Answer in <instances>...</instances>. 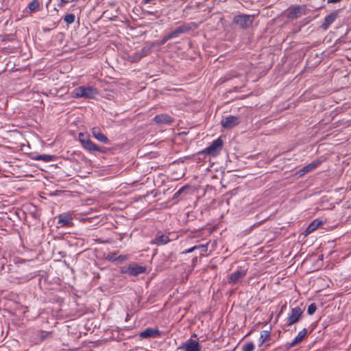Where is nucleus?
Here are the masks:
<instances>
[{
  "label": "nucleus",
  "mask_w": 351,
  "mask_h": 351,
  "mask_svg": "<svg viewBox=\"0 0 351 351\" xmlns=\"http://www.w3.org/2000/svg\"><path fill=\"white\" fill-rule=\"evenodd\" d=\"M246 274H247V271L245 269L237 270L229 276V277L228 278V282L230 284L235 283V282H238L240 279L245 277L246 276Z\"/></svg>",
  "instance_id": "obj_11"
},
{
  "label": "nucleus",
  "mask_w": 351,
  "mask_h": 351,
  "mask_svg": "<svg viewBox=\"0 0 351 351\" xmlns=\"http://www.w3.org/2000/svg\"><path fill=\"white\" fill-rule=\"evenodd\" d=\"M75 19L74 14H67L64 16V21L67 25L72 24Z\"/></svg>",
  "instance_id": "obj_24"
},
{
  "label": "nucleus",
  "mask_w": 351,
  "mask_h": 351,
  "mask_svg": "<svg viewBox=\"0 0 351 351\" xmlns=\"http://www.w3.org/2000/svg\"><path fill=\"white\" fill-rule=\"evenodd\" d=\"M152 48L150 47H144L140 51H138L141 57L146 56L151 53Z\"/></svg>",
  "instance_id": "obj_25"
},
{
  "label": "nucleus",
  "mask_w": 351,
  "mask_h": 351,
  "mask_svg": "<svg viewBox=\"0 0 351 351\" xmlns=\"http://www.w3.org/2000/svg\"><path fill=\"white\" fill-rule=\"evenodd\" d=\"M270 337V332L267 330H263L261 333L259 338V346H261L266 341L269 340Z\"/></svg>",
  "instance_id": "obj_22"
},
{
  "label": "nucleus",
  "mask_w": 351,
  "mask_h": 351,
  "mask_svg": "<svg viewBox=\"0 0 351 351\" xmlns=\"http://www.w3.org/2000/svg\"><path fill=\"white\" fill-rule=\"evenodd\" d=\"M197 249V247L196 245L193 246V247L186 250L185 253H191V252H193L194 250H195Z\"/></svg>",
  "instance_id": "obj_32"
},
{
  "label": "nucleus",
  "mask_w": 351,
  "mask_h": 351,
  "mask_svg": "<svg viewBox=\"0 0 351 351\" xmlns=\"http://www.w3.org/2000/svg\"><path fill=\"white\" fill-rule=\"evenodd\" d=\"M58 224L60 227L69 226L72 224L73 217L68 213L60 214L58 216Z\"/></svg>",
  "instance_id": "obj_10"
},
{
  "label": "nucleus",
  "mask_w": 351,
  "mask_h": 351,
  "mask_svg": "<svg viewBox=\"0 0 351 351\" xmlns=\"http://www.w3.org/2000/svg\"><path fill=\"white\" fill-rule=\"evenodd\" d=\"M169 241L170 239L168 235L163 234L162 232H158L151 243L160 245L167 244Z\"/></svg>",
  "instance_id": "obj_12"
},
{
  "label": "nucleus",
  "mask_w": 351,
  "mask_h": 351,
  "mask_svg": "<svg viewBox=\"0 0 351 351\" xmlns=\"http://www.w3.org/2000/svg\"><path fill=\"white\" fill-rule=\"evenodd\" d=\"M241 123V118L239 116L229 115L221 121V125L226 130L231 129Z\"/></svg>",
  "instance_id": "obj_8"
},
{
  "label": "nucleus",
  "mask_w": 351,
  "mask_h": 351,
  "mask_svg": "<svg viewBox=\"0 0 351 351\" xmlns=\"http://www.w3.org/2000/svg\"><path fill=\"white\" fill-rule=\"evenodd\" d=\"M54 159V156L49 154H40L35 157V160L50 162Z\"/></svg>",
  "instance_id": "obj_23"
},
{
  "label": "nucleus",
  "mask_w": 351,
  "mask_h": 351,
  "mask_svg": "<svg viewBox=\"0 0 351 351\" xmlns=\"http://www.w3.org/2000/svg\"><path fill=\"white\" fill-rule=\"evenodd\" d=\"M196 260H197V258H195L193 259V262H196Z\"/></svg>",
  "instance_id": "obj_36"
},
{
  "label": "nucleus",
  "mask_w": 351,
  "mask_h": 351,
  "mask_svg": "<svg viewBox=\"0 0 351 351\" xmlns=\"http://www.w3.org/2000/svg\"><path fill=\"white\" fill-rule=\"evenodd\" d=\"M252 17L250 15L239 14L234 17L233 22L239 25L240 27L245 29L252 25Z\"/></svg>",
  "instance_id": "obj_5"
},
{
  "label": "nucleus",
  "mask_w": 351,
  "mask_h": 351,
  "mask_svg": "<svg viewBox=\"0 0 351 351\" xmlns=\"http://www.w3.org/2000/svg\"><path fill=\"white\" fill-rule=\"evenodd\" d=\"M255 347L252 342L245 344L243 348V351H253Z\"/></svg>",
  "instance_id": "obj_28"
},
{
  "label": "nucleus",
  "mask_w": 351,
  "mask_h": 351,
  "mask_svg": "<svg viewBox=\"0 0 351 351\" xmlns=\"http://www.w3.org/2000/svg\"><path fill=\"white\" fill-rule=\"evenodd\" d=\"M92 134L93 136L99 141L102 142L104 143H107L108 142V138L104 134H102L99 128H93Z\"/></svg>",
  "instance_id": "obj_16"
},
{
  "label": "nucleus",
  "mask_w": 351,
  "mask_h": 351,
  "mask_svg": "<svg viewBox=\"0 0 351 351\" xmlns=\"http://www.w3.org/2000/svg\"><path fill=\"white\" fill-rule=\"evenodd\" d=\"M338 14L337 12H333L329 15L326 16L324 19V22L321 25V27L324 30L328 29L330 25L337 19Z\"/></svg>",
  "instance_id": "obj_14"
},
{
  "label": "nucleus",
  "mask_w": 351,
  "mask_h": 351,
  "mask_svg": "<svg viewBox=\"0 0 351 351\" xmlns=\"http://www.w3.org/2000/svg\"><path fill=\"white\" fill-rule=\"evenodd\" d=\"M98 91L96 88L92 87H84V86H79L75 88L73 91L75 97H84V98H93L97 94Z\"/></svg>",
  "instance_id": "obj_1"
},
{
  "label": "nucleus",
  "mask_w": 351,
  "mask_h": 351,
  "mask_svg": "<svg viewBox=\"0 0 351 351\" xmlns=\"http://www.w3.org/2000/svg\"><path fill=\"white\" fill-rule=\"evenodd\" d=\"M79 141H80L83 147L89 152H102L100 147L97 146L91 141L89 135L86 133H80Z\"/></svg>",
  "instance_id": "obj_2"
},
{
  "label": "nucleus",
  "mask_w": 351,
  "mask_h": 351,
  "mask_svg": "<svg viewBox=\"0 0 351 351\" xmlns=\"http://www.w3.org/2000/svg\"><path fill=\"white\" fill-rule=\"evenodd\" d=\"M154 14H156V15H157V16H158V13H157V12H154Z\"/></svg>",
  "instance_id": "obj_38"
},
{
  "label": "nucleus",
  "mask_w": 351,
  "mask_h": 351,
  "mask_svg": "<svg viewBox=\"0 0 351 351\" xmlns=\"http://www.w3.org/2000/svg\"><path fill=\"white\" fill-rule=\"evenodd\" d=\"M170 37L169 34H167L165 36L162 38V39L160 40V44L164 45L166 42H167L169 40H170Z\"/></svg>",
  "instance_id": "obj_30"
},
{
  "label": "nucleus",
  "mask_w": 351,
  "mask_h": 351,
  "mask_svg": "<svg viewBox=\"0 0 351 351\" xmlns=\"http://www.w3.org/2000/svg\"><path fill=\"white\" fill-rule=\"evenodd\" d=\"M306 334L307 330L306 328H303L301 331L299 332L295 338L291 343L287 344V348H293L298 343H301L304 339V337L306 336Z\"/></svg>",
  "instance_id": "obj_13"
},
{
  "label": "nucleus",
  "mask_w": 351,
  "mask_h": 351,
  "mask_svg": "<svg viewBox=\"0 0 351 351\" xmlns=\"http://www.w3.org/2000/svg\"><path fill=\"white\" fill-rule=\"evenodd\" d=\"M196 260H197V258H195L193 259V262H196Z\"/></svg>",
  "instance_id": "obj_37"
},
{
  "label": "nucleus",
  "mask_w": 351,
  "mask_h": 351,
  "mask_svg": "<svg viewBox=\"0 0 351 351\" xmlns=\"http://www.w3.org/2000/svg\"><path fill=\"white\" fill-rule=\"evenodd\" d=\"M202 346L199 343L192 339H189L183 342L178 348V350H182L184 351H201Z\"/></svg>",
  "instance_id": "obj_6"
},
{
  "label": "nucleus",
  "mask_w": 351,
  "mask_h": 351,
  "mask_svg": "<svg viewBox=\"0 0 351 351\" xmlns=\"http://www.w3.org/2000/svg\"><path fill=\"white\" fill-rule=\"evenodd\" d=\"M317 310V306L315 303L310 304L307 309V313L309 315H312L315 313Z\"/></svg>",
  "instance_id": "obj_27"
},
{
  "label": "nucleus",
  "mask_w": 351,
  "mask_h": 351,
  "mask_svg": "<svg viewBox=\"0 0 351 351\" xmlns=\"http://www.w3.org/2000/svg\"><path fill=\"white\" fill-rule=\"evenodd\" d=\"M341 0H328V3H338V2H340Z\"/></svg>",
  "instance_id": "obj_34"
},
{
  "label": "nucleus",
  "mask_w": 351,
  "mask_h": 351,
  "mask_svg": "<svg viewBox=\"0 0 351 351\" xmlns=\"http://www.w3.org/2000/svg\"><path fill=\"white\" fill-rule=\"evenodd\" d=\"M154 121L158 124H171L173 119L168 114H160L154 118Z\"/></svg>",
  "instance_id": "obj_15"
},
{
  "label": "nucleus",
  "mask_w": 351,
  "mask_h": 351,
  "mask_svg": "<svg viewBox=\"0 0 351 351\" xmlns=\"http://www.w3.org/2000/svg\"><path fill=\"white\" fill-rule=\"evenodd\" d=\"M41 1L40 0H32L28 5V9L31 12H35L40 10Z\"/></svg>",
  "instance_id": "obj_21"
},
{
  "label": "nucleus",
  "mask_w": 351,
  "mask_h": 351,
  "mask_svg": "<svg viewBox=\"0 0 351 351\" xmlns=\"http://www.w3.org/2000/svg\"><path fill=\"white\" fill-rule=\"evenodd\" d=\"M188 28L186 26L182 25L177 27L175 30L171 32L169 34L171 39L178 37L180 34L186 32Z\"/></svg>",
  "instance_id": "obj_20"
},
{
  "label": "nucleus",
  "mask_w": 351,
  "mask_h": 351,
  "mask_svg": "<svg viewBox=\"0 0 351 351\" xmlns=\"http://www.w3.org/2000/svg\"><path fill=\"white\" fill-rule=\"evenodd\" d=\"M75 0H61V3H67L69 2H73L75 1Z\"/></svg>",
  "instance_id": "obj_33"
},
{
  "label": "nucleus",
  "mask_w": 351,
  "mask_h": 351,
  "mask_svg": "<svg viewBox=\"0 0 351 351\" xmlns=\"http://www.w3.org/2000/svg\"><path fill=\"white\" fill-rule=\"evenodd\" d=\"M192 337H197V335H196V334H195V333H194V334H193V335H192Z\"/></svg>",
  "instance_id": "obj_35"
},
{
  "label": "nucleus",
  "mask_w": 351,
  "mask_h": 351,
  "mask_svg": "<svg viewBox=\"0 0 351 351\" xmlns=\"http://www.w3.org/2000/svg\"><path fill=\"white\" fill-rule=\"evenodd\" d=\"M146 271V267L136 264L130 265L126 270L123 272L129 274L130 276H136L141 274H144Z\"/></svg>",
  "instance_id": "obj_9"
},
{
  "label": "nucleus",
  "mask_w": 351,
  "mask_h": 351,
  "mask_svg": "<svg viewBox=\"0 0 351 351\" xmlns=\"http://www.w3.org/2000/svg\"><path fill=\"white\" fill-rule=\"evenodd\" d=\"M303 314L302 309L299 307H295L291 309V313L287 317V326H291L300 321Z\"/></svg>",
  "instance_id": "obj_7"
},
{
  "label": "nucleus",
  "mask_w": 351,
  "mask_h": 351,
  "mask_svg": "<svg viewBox=\"0 0 351 351\" xmlns=\"http://www.w3.org/2000/svg\"><path fill=\"white\" fill-rule=\"evenodd\" d=\"M184 189H185L184 187H182V188H181L180 189H179V190H178V191L174 194V197H178V196H179V195L182 193V191H184Z\"/></svg>",
  "instance_id": "obj_31"
},
{
  "label": "nucleus",
  "mask_w": 351,
  "mask_h": 351,
  "mask_svg": "<svg viewBox=\"0 0 351 351\" xmlns=\"http://www.w3.org/2000/svg\"><path fill=\"white\" fill-rule=\"evenodd\" d=\"M321 164V161L320 160H315L313 162H312L311 163H310L309 165L304 167L303 168H302L299 171H298V173L300 174V176H304L305 175L306 173H308L309 171H311V170L315 169L316 167H317L319 165Z\"/></svg>",
  "instance_id": "obj_17"
},
{
  "label": "nucleus",
  "mask_w": 351,
  "mask_h": 351,
  "mask_svg": "<svg viewBox=\"0 0 351 351\" xmlns=\"http://www.w3.org/2000/svg\"><path fill=\"white\" fill-rule=\"evenodd\" d=\"M160 334L158 330L153 328H147L140 333V337L147 339L152 337L158 336Z\"/></svg>",
  "instance_id": "obj_18"
},
{
  "label": "nucleus",
  "mask_w": 351,
  "mask_h": 351,
  "mask_svg": "<svg viewBox=\"0 0 351 351\" xmlns=\"http://www.w3.org/2000/svg\"><path fill=\"white\" fill-rule=\"evenodd\" d=\"M129 58L130 61L136 62H138L142 58V57L138 52H136L133 55L130 56Z\"/></svg>",
  "instance_id": "obj_26"
},
{
  "label": "nucleus",
  "mask_w": 351,
  "mask_h": 351,
  "mask_svg": "<svg viewBox=\"0 0 351 351\" xmlns=\"http://www.w3.org/2000/svg\"><path fill=\"white\" fill-rule=\"evenodd\" d=\"M322 224V221L318 219H315L312 221L304 232V236H307L308 234L315 231Z\"/></svg>",
  "instance_id": "obj_19"
},
{
  "label": "nucleus",
  "mask_w": 351,
  "mask_h": 351,
  "mask_svg": "<svg viewBox=\"0 0 351 351\" xmlns=\"http://www.w3.org/2000/svg\"><path fill=\"white\" fill-rule=\"evenodd\" d=\"M306 6L298 5L289 7L287 10V17L289 19H296L306 14Z\"/></svg>",
  "instance_id": "obj_3"
},
{
  "label": "nucleus",
  "mask_w": 351,
  "mask_h": 351,
  "mask_svg": "<svg viewBox=\"0 0 351 351\" xmlns=\"http://www.w3.org/2000/svg\"><path fill=\"white\" fill-rule=\"evenodd\" d=\"M222 147L223 141L220 138H218L215 140L210 146L202 150L201 153L207 154L212 156H216L219 154Z\"/></svg>",
  "instance_id": "obj_4"
},
{
  "label": "nucleus",
  "mask_w": 351,
  "mask_h": 351,
  "mask_svg": "<svg viewBox=\"0 0 351 351\" xmlns=\"http://www.w3.org/2000/svg\"><path fill=\"white\" fill-rule=\"evenodd\" d=\"M208 243H206L205 245H196V246L197 247V249H200L202 252H206L208 250Z\"/></svg>",
  "instance_id": "obj_29"
}]
</instances>
